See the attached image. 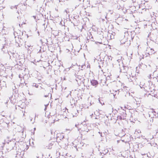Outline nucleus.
Here are the masks:
<instances>
[{
    "mask_svg": "<svg viewBox=\"0 0 158 158\" xmlns=\"http://www.w3.org/2000/svg\"><path fill=\"white\" fill-rule=\"evenodd\" d=\"M111 94H112L114 96V97L115 98V97L118 95L119 93V90L118 89L117 90H114L113 89L111 90L110 91Z\"/></svg>",
    "mask_w": 158,
    "mask_h": 158,
    "instance_id": "obj_9",
    "label": "nucleus"
},
{
    "mask_svg": "<svg viewBox=\"0 0 158 158\" xmlns=\"http://www.w3.org/2000/svg\"><path fill=\"white\" fill-rule=\"evenodd\" d=\"M25 47L27 48L28 52H31L32 50V46H31L30 44L27 45L25 44Z\"/></svg>",
    "mask_w": 158,
    "mask_h": 158,
    "instance_id": "obj_10",
    "label": "nucleus"
},
{
    "mask_svg": "<svg viewBox=\"0 0 158 158\" xmlns=\"http://www.w3.org/2000/svg\"><path fill=\"white\" fill-rule=\"evenodd\" d=\"M5 7V5L3 2L0 3V10H2Z\"/></svg>",
    "mask_w": 158,
    "mask_h": 158,
    "instance_id": "obj_17",
    "label": "nucleus"
},
{
    "mask_svg": "<svg viewBox=\"0 0 158 158\" xmlns=\"http://www.w3.org/2000/svg\"><path fill=\"white\" fill-rule=\"evenodd\" d=\"M107 58L109 60H111L112 57L111 56H108Z\"/></svg>",
    "mask_w": 158,
    "mask_h": 158,
    "instance_id": "obj_29",
    "label": "nucleus"
},
{
    "mask_svg": "<svg viewBox=\"0 0 158 158\" xmlns=\"http://www.w3.org/2000/svg\"><path fill=\"white\" fill-rule=\"evenodd\" d=\"M139 66L140 68L143 69H144L147 67V66L146 65L143 64L142 63L139 64Z\"/></svg>",
    "mask_w": 158,
    "mask_h": 158,
    "instance_id": "obj_12",
    "label": "nucleus"
},
{
    "mask_svg": "<svg viewBox=\"0 0 158 158\" xmlns=\"http://www.w3.org/2000/svg\"><path fill=\"white\" fill-rule=\"evenodd\" d=\"M93 115V114H92V115H91V116H92Z\"/></svg>",
    "mask_w": 158,
    "mask_h": 158,
    "instance_id": "obj_48",
    "label": "nucleus"
},
{
    "mask_svg": "<svg viewBox=\"0 0 158 158\" xmlns=\"http://www.w3.org/2000/svg\"><path fill=\"white\" fill-rule=\"evenodd\" d=\"M150 84H151V86H149V90H150L152 91V89H153L154 86H153V85L152 83L151 84L150 83Z\"/></svg>",
    "mask_w": 158,
    "mask_h": 158,
    "instance_id": "obj_19",
    "label": "nucleus"
},
{
    "mask_svg": "<svg viewBox=\"0 0 158 158\" xmlns=\"http://www.w3.org/2000/svg\"><path fill=\"white\" fill-rule=\"evenodd\" d=\"M4 28H3L2 29V30L1 31V32L3 33H4Z\"/></svg>",
    "mask_w": 158,
    "mask_h": 158,
    "instance_id": "obj_35",
    "label": "nucleus"
},
{
    "mask_svg": "<svg viewBox=\"0 0 158 158\" xmlns=\"http://www.w3.org/2000/svg\"><path fill=\"white\" fill-rule=\"evenodd\" d=\"M155 52L156 51L153 49L150 48V47H148L146 52V53L148 54L146 56L154 54Z\"/></svg>",
    "mask_w": 158,
    "mask_h": 158,
    "instance_id": "obj_7",
    "label": "nucleus"
},
{
    "mask_svg": "<svg viewBox=\"0 0 158 158\" xmlns=\"http://www.w3.org/2000/svg\"><path fill=\"white\" fill-rule=\"evenodd\" d=\"M144 84V83L143 82L142 83L140 81L139 86H140L141 88H142L143 87V86Z\"/></svg>",
    "mask_w": 158,
    "mask_h": 158,
    "instance_id": "obj_24",
    "label": "nucleus"
},
{
    "mask_svg": "<svg viewBox=\"0 0 158 158\" xmlns=\"http://www.w3.org/2000/svg\"><path fill=\"white\" fill-rule=\"evenodd\" d=\"M154 96L155 97L157 98L158 97V93L156 94L154 93Z\"/></svg>",
    "mask_w": 158,
    "mask_h": 158,
    "instance_id": "obj_30",
    "label": "nucleus"
},
{
    "mask_svg": "<svg viewBox=\"0 0 158 158\" xmlns=\"http://www.w3.org/2000/svg\"><path fill=\"white\" fill-rule=\"evenodd\" d=\"M67 130H69V131H71V129H66V131H67Z\"/></svg>",
    "mask_w": 158,
    "mask_h": 158,
    "instance_id": "obj_40",
    "label": "nucleus"
},
{
    "mask_svg": "<svg viewBox=\"0 0 158 158\" xmlns=\"http://www.w3.org/2000/svg\"><path fill=\"white\" fill-rule=\"evenodd\" d=\"M2 0V2H4V0Z\"/></svg>",
    "mask_w": 158,
    "mask_h": 158,
    "instance_id": "obj_47",
    "label": "nucleus"
},
{
    "mask_svg": "<svg viewBox=\"0 0 158 158\" xmlns=\"http://www.w3.org/2000/svg\"><path fill=\"white\" fill-rule=\"evenodd\" d=\"M98 101L102 105H104V102H101L100 101V100L99 98L98 99Z\"/></svg>",
    "mask_w": 158,
    "mask_h": 158,
    "instance_id": "obj_28",
    "label": "nucleus"
},
{
    "mask_svg": "<svg viewBox=\"0 0 158 158\" xmlns=\"http://www.w3.org/2000/svg\"><path fill=\"white\" fill-rule=\"evenodd\" d=\"M129 75L130 79V81L134 82V79L135 80V77L134 75H132V73H131V74H130Z\"/></svg>",
    "mask_w": 158,
    "mask_h": 158,
    "instance_id": "obj_14",
    "label": "nucleus"
},
{
    "mask_svg": "<svg viewBox=\"0 0 158 158\" xmlns=\"http://www.w3.org/2000/svg\"><path fill=\"white\" fill-rule=\"evenodd\" d=\"M135 100L136 101H137V100L135 98Z\"/></svg>",
    "mask_w": 158,
    "mask_h": 158,
    "instance_id": "obj_46",
    "label": "nucleus"
},
{
    "mask_svg": "<svg viewBox=\"0 0 158 158\" xmlns=\"http://www.w3.org/2000/svg\"><path fill=\"white\" fill-rule=\"evenodd\" d=\"M148 115L149 117L151 118L150 122H152L153 121V118H156L157 116V114L154 109H149L148 111Z\"/></svg>",
    "mask_w": 158,
    "mask_h": 158,
    "instance_id": "obj_3",
    "label": "nucleus"
},
{
    "mask_svg": "<svg viewBox=\"0 0 158 158\" xmlns=\"http://www.w3.org/2000/svg\"><path fill=\"white\" fill-rule=\"evenodd\" d=\"M18 106L19 107L22 109L25 108L26 107V105L25 103L22 102L20 105H19Z\"/></svg>",
    "mask_w": 158,
    "mask_h": 158,
    "instance_id": "obj_15",
    "label": "nucleus"
},
{
    "mask_svg": "<svg viewBox=\"0 0 158 158\" xmlns=\"http://www.w3.org/2000/svg\"><path fill=\"white\" fill-rule=\"evenodd\" d=\"M95 43H96V44H98V43H99V44H102V43H100V42H95Z\"/></svg>",
    "mask_w": 158,
    "mask_h": 158,
    "instance_id": "obj_37",
    "label": "nucleus"
},
{
    "mask_svg": "<svg viewBox=\"0 0 158 158\" xmlns=\"http://www.w3.org/2000/svg\"><path fill=\"white\" fill-rule=\"evenodd\" d=\"M156 74L157 75L153 77L154 79H156L157 81H158V72L155 71L154 73V74Z\"/></svg>",
    "mask_w": 158,
    "mask_h": 158,
    "instance_id": "obj_16",
    "label": "nucleus"
},
{
    "mask_svg": "<svg viewBox=\"0 0 158 158\" xmlns=\"http://www.w3.org/2000/svg\"><path fill=\"white\" fill-rule=\"evenodd\" d=\"M33 17L34 18V19H35V18H36V16H34Z\"/></svg>",
    "mask_w": 158,
    "mask_h": 158,
    "instance_id": "obj_41",
    "label": "nucleus"
},
{
    "mask_svg": "<svg viewBox=\"0 0 158 158\" xmlns=\"http://www.w3.org/2000/svg\"><path fill=\"white\" fill-rule=\"evenodd\" d=\"M148 66H149V67H151V65H149Z\"/></svg>",
    "mask_w": 158,
    "mask_h": 158,
    "instance_id": "obj_49",
    "label": "nucleus"
},
{
    "mask_svg": "<svg viewBox=\"0 0 158 158\" xmlns=\"http://www.w3.org/2000/svg\"><path fill=\"white\" fill-rule=\"evenodd\" d=\"M5 68L3 65L0 66V73L2 75H4L6 73L8 75L12 74V67L11 66H6Z\"/></svg>",
    "mask_w": 158,
    "mask_h": 158,
    "instance_id": "obj_1",
    "label": "nucleus"
},
{
    "mask_svg": "<svg viewBox=\"0 0 158 158\" xmlns=\"http://www.w3.org/2000/svg\"><path fill=\"white\" fill-rule=\"evenodd\" d=\"M15 139H14L12 141H10L8 143V145L7 146L6 149L8 151H10L12 150H17V142H15Z\"/></svg>",
    "mask_w": 158,
    "mask_h": 158,
    "instance_id": "obj_2",
    "label": "nucleus"
},
{
    "mask_svg": "<svg viewBox=\"0 0 158 158\" xmlns=\"http://www.w3.org/2000/svg\"><path fill=\"white\" fill-rule=\"evenodd\" d=\"M105 151V153H106L108 152V150H107L106 149V150Z\"/></svg>",
    "mask_w": 158,
    "mask_h": 158,
    "instance_id": "obj_39",
    "label": "nucleus"
},
{
    "mask_svg": "<svg viewBox=\"0 0 158 158\" xmlns=\"http://www.w3.org/2000/svg\"><path fill=\"white\" fill-rule=\"evenodd\" d=\"M53 144V143H49L47 146L46 147L48 149H50L52 148Z\"/></svg>",
    "mask_w": 158,
    "mask_h": 158,
    "instance_id": "obj_18",
    "label": "nucleus"
},
{
    "mask_svg": "<svg viewBox=\"0 0 158 158\" xmlns=\"http://www.w3.org/2000/svg\"><path fill=\"white\" fill-rule=\"evenodd\" d=\"M46 107H45V109H44V110H46Z\"/></svg>",
    "mask_w": 158,
    "mask_h": 158,
    "instance_id": "obj_50",
    "label": "nucleus"
},
{
    "mask_svg": "<svg viewBox=\"0 0 158 158\" xmlns=\"http://www.w3.org/2000/svg\"><path fill=\"white\" fill-rule=\"evenodd\" d=\"M49 94V93H48V94H46V95H44V97H48V96Z\"/></svg>",
    "mask_w": 158,
    "mask_h": 158,
    "instance_id": "obj_33",
    "label": "nucleus"
},
{
    "mask_svg": "<svg viewBox=\"0 0 158 158\" xmlns=\"http://www.w3.org/2000/svg\"><path fill=\"white\" fill-rule=\"evenodd\" d=\"M46 90H44H44H42L41 92H42V93L43 94H45V93H44V92H46Z\"/></svg>",
    "mask_w": 158,
    "mask_h": 158,
    "instance_id": "obj_32",
    "label": "nucleus"
},
{
    "mask_svg": "<svg viewBox=\"0 0 158 158\" xmlns=\"http://www.w3.org/2000/svg\"><path fill=\"white\" fill-rule=\"evenodd\" d=\"M1 84H0V85H3L2 87H6V82L5 81H2V82H1Z\"/></svg>",
    "mask_w": 158,
    "mask_h": 158,
    "instance_id": "obj_20",
    "label": "nucleus"
},
{
    "mask_svg": "<svg viewBox=\"0 0 158 158\" xmlns=\"http://www.w3.org/2000/svg\"><path fill=\"white\" fill-rule=\"evenodd\" d=\"M125 35L124 36V37H122L121 38L120 41L121 42V44H123L125 43L127 41L128 37H127V34L128 33L127 32H125Z\"/></svg>",
    "mask_w": 158,
    "mask_h": 158,
    "instance_id": "obj_8",
    "label": "nucleus"
},
{
    "mask_svg": "<svg viewBox=\"0 0 158 158\" xmlns=\"http://www.w3.org/2000/svg\"><path fill=\"white\" fill-rule=\"evenodd\" d=\"M148 77L149 78V79H151V75H149L148 76Z\"/></svg>",
    "mask_w": 158,
    "mask_h": 158,
    "instance_id": "obj_34",
    "label": "nucleus"
},
{
    "mask_svg": "<svg viewBox=\"0 0 158 158\" xmlns=\"http://www.w3.org/2000/svg\"><path fill=\"white\" fill-rule=\"evenodd\" d=\"M69 69H70V68H68V69H68V70H69Z\"/></svg>",
    "mask_w": 158,
    "mask_h": 158,
    "instance_id": "obj_43",
    "label": "nucleus"
},
{
    "mask_svg": "<svg viewBox=\"0 0 158 158\" xmlns=\"http://www.w3.org/2000/svg\"><path fill=\"white\" fill-rule=\"evenodd\" d=\"M10 8L11 9H16L17 8V6H11L10 7Z\"/></svg>",
    "mask_w": 158,
    "mask_h": 158,
    "instance_id": "obj_25",
    "label": "nucleus"
},
{
    "mask_svg": "<svg viewBox=\"0 0 158 158\" xmlns=\"http://www.w3.org/2000/svg\"><path fill=\"white\" fill-rule=\"evenodd\" d=\"M91 83L92 85L94 86L95 87H96L98 84V82L95 80H91Z\"/></svg>",
    "mask_w": 158,
    "mask_h": 158,
    "instance_id": "obj_11",
    "label": "nucleus"
},
{
    "mask_svg": "<svg viewBox=\"0 0 158 158\" xmlns=\"http://www.w3.org/2000/svg\"><path fill=\"white\" fill-rule=\"evenodd\" d=\"M79 77H81V76H78Z\"/></svg>",
    "mask_w": 158,
    "mask_h": 158,
    "instance_id": "obj_53",
    "label": "nucleus"
},
{
    "mask_svg": "<svg viewBox=\"0 0 158 158\" xmlns=\"http://www.w3.org/2000/svg\"><path fill=\"white\" fill-rule=\"evenodd\" d=\"M24 113H25V112H24ZM23 116H25V113H24L23 114Z\"/></svg>",
    "mask_w": 158,
    "mask_h": 158,
    "instance_id": "obj_42",
    "label": "nucleus"
},
{
    "mask_svg": "<svg viewBox=\"0 0 158 158\" xmlns=\"http://www.w3.org/2000/svg\"><path fill=\"white\" fill-rule=\"evenodd\" d=\"M109 11L111 14H112L113 12V11L112 10H110Z\"/></svg>",
    "mask_w": 158,
    "mask_h": 158,
    "instance_id": "obj_38",
    "label": "nucleus"
},
{
    "mask_svg": "<svg viewBox=\"0 0 158 158\" xmlns=\"http://www.w3.org/2000/svg\"><path fill=\"white\" fill-rule=\"evenodd\" d=\"M80 126L81 127V131L88 132L89 130V128L88 127L87 125L85 124V122H84L80 125Z\"/></svg>",
    "mask_w": 158,
    "mask_h": 158,
    "instance_id": "obj_5",
    "label": "nucleus"
},
{
    "mask_svg": "<svg viewBox=\"0 0 158 158\" xmlns=\"http://www.w3.org/2000/svg\"><path fill=\"white\" fill-rule=\"evenodd\" d=\"M19 77L21 78V82L20 83V84H23L25 82L24 79L22 77L21 78L20 76H19Z\"/></svg>",
    "mask_w": 158,
    "mask_h": 158,
    "instance_id": "obj_21",
    "label": "nucleus"
},
{
    "mask_svg": "<svg viewBox=\"0 0 158 158\" xmlns=\"http://www.w3.org/2000/svg\"><path fill=\"white\" fill-rule=\"evenodd\" d=\"M24 146H26L25 149L24 150V151H26L28 149V148L29 147H28V146L27 145H26V144H25V145H24Z\"/></svg>",
    "mask_w": 158,
    "mask_h": 158,
    "instance_id": "obj_27",
    "label": "nucleus"
},
{
    "mask_svg": "<svg viewBox=\"0 0 158 158\" xmlns=\"http://www.w3.org/2000/svg\"><path fill=\"white\" fill-rule=\"evenodd\" d=\"M141 133V131L140 130H138L135 131V134L137 135V134H139Z\"/></svg>",
    "mask_w": 158,
    "mask_h": 158,
    "instance_id": "obj_23",
    "label": "nucleus"
},
{
    "mask_svg": "<svg viewBox=\"0 0 158 158\" xmlns=\"http://www.w3.org/2000/svg\"><path fill=\"white\" fill-rule=\"evenodd\" d=\"M90 67V65H89H89H88L87 66V67Z\"/></svg>",
    "mask_w": 158,
    "mask_h": 158,
    "instance_id": "obj_44",
    "label": "nucleus"
},
{
    "mask_svg": "<svg viewBox=\"0 0 158 158\" xmlns=\"http://www.w3.org/2000/svg\"><path fill=\"white\" fill-rule=\"evenodd\" d=\"M16 150V154L19 156L21 155V153L23 152L22 150L21 149L18 148V149Z\"/></svg>",
    "mask_w": 158,
    "mask_h": 158,
    "instance_id": "obj_13",
    "label": "nucleus"
},
{
    "mask_svg": "<svg viewBox=\"0 0 158 158\" xmlns=\"http://www.w3.org/2000/svg\"><path fill=\"white\" fill-rule=\"evenodd\" d=\"M107 77H110V76H109V75L108 76H107Z\"/></svg>",
    "mask_w": 158,
    "mask_h": 158,
    "instance_id": "obj_52",
    "label": "nucleus"
},
{
    "mask_svg": "<svg viewBox=\"0 0 158 158\" xmlns=\"http://www.w3.org/2000/svg\"><path fill=\"white\" fill-rule=\"evenodd\" d=\"M60 116V115L57 114H55L51 116V117L49 118V119L50 120L51 119H52V121H51V123H54L55 121H58L59 120V117Z\"/></svg>",
    "mask_w": 158,
    "mask_h": 158,
    "instance_id": "obj_6",
    "label": "nucleus"
},
{
    "mask_svg": "<svg viewBox=\"0 0 158 158\" xmlns=\"http://www.w3.org/2000/svg\"><path fill=\"white\" fill-rule=\"evenodd\" d=\"M80 1H81V0H79Z\"/></svg>",
    "mask_w": 158,
    "mask_h": 158,
    "instance_id": "obj_55",
    "label": "nucleus"
},
{
    "mask_svg": "<svg viewBox=\"0 0 158 158\" xmlns=\"http://www.w3.org/2000/svg\"><path fill=\"white\" fill-rule=\"evenodd\" d=\"M115 1H116V0H111V1H110V2H112V3H113V2H115Z\"/></svg>",
    "mask_w": 158,
    "mask_h": 158,
    "instance_id": "obj_36",
    "label": "nucleus"
},
{
    "mask_svg": "<svg viewBox=\"0 0 158 158\" xmlns=\"http://www.w3.org/2000/svg\"><path fill=\"white\" fill-rule=\"evenodd\" d=\"M119 110H120V114L117 117V119H124L126 116V111L123 109L122 107H120V109H119Z\"/></svg>",
    "mask_w": 158,
    "mask_h": 158,
    "instance_id": "obj_4",
    "label": "nucleus"
},
{
    "mask_svg": "<svg viewBox=\"0 0 158 158\" xmlns=\"http://www.w3.org/2000/svg\"><path fill=\"white\" fill-rule=\"evenodd\" d=\"M108 37L109 36H110V38L111 39H113L114 38V35H113L112 34V35H111V34L110 33L108 34Z\"/></svg>",
    "mask_w": 158,
    "mask_h": 158,
    "instance_id": "obj_22",
    "label": "nucleus"
},
{
    "mask_svg": "<svg viewBox=\"0 0 158 158\" xmlns=\"http://www.w3.org/2000/svg\"><path fill=\"white\" fill-rule=\"evenodd\" d=\"M32 86H33L35 87L36 88H38V85H37L36 83H33V84Z\"/></svg>",
    "mask_w": 158,
    "mask_h": 158,
    "instance_id": "obj_26",
    "label": "nucleus"
},
{
    "mask_svg": "<svg viewBox=\"0 0 158 158\" xmlns=\"http://www.w3.org/2000/svg\"><path fill=\"white\" fill-rule=\"evenodd\" d=\"M36 115H35V117H36Z\"/></svg>",
    "mask_w": 158,
    "mask_h": 158,
    "instance_id": "obj_54",
    "label": "nucleus"
},
{
    "mask_svg": "<svg viewBox=\"0 0 158 158\" xmlns=\"http://www.w3.org/2000/svg\"><path fill=\"white\" fill-rule=\"evenodd\" d=\"M45 123H47V121H46V120H45Z\"/></svg>",
    "mask_w": 158,
    "mask_h": 158,
    "instance_id": "obj_45",
    "label": "nucleus"
},
{
    "mask_svg": "<svg viewBox=\"0 0 158 158\" xmlns=\"http://www.w3.org/2000/svg\"><path fill=\"white\" fill-rule=\"evenodd\" d=\"M79 144H78V145H77V146H76V145L73 146L75 147V148H76V149H77V146H78V148H79L80 147V146H79Z\"/></svg>",
    "mask_w": 158,
    "mask_h": 158,
    "instance_id": "obj_31",
    "label": "nucleus"
},
{
    "mask_svg": "<svg viewBox=\"0 0 158 158\" xmlns=\"http://www.w3.org/2000/svg\"><path fill=\"white\" fill-rule=\"evenodd\" d=\"M34 130H35V128H34Z\"/></svg>",
    "mask_w": 158,
    "mask_h": 158,
    "instance_id": "obj_51",
    "label": "nucleus"
}]
</instances>
